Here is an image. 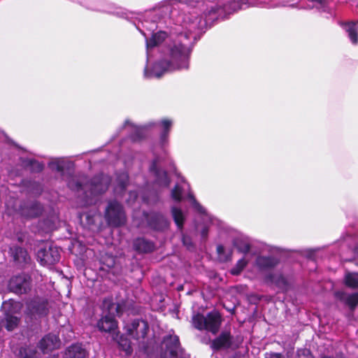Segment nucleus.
Masks as SVG:
<instances>
[{"mask_svg":"<svg viewBox=\"0 0 358 358\" xmlns=\"http://www.w3.org/2000/svg\"><path fill=\"white\" fill-rule=\"evenodd\" d=\"M161 8V5L147 11L137 28L145 38L148 57L149 50L166 41L163 56L151 70L144 71L147 78H160L166 72L188 69L191 54V35L201 31L207 22L198 17L196 12L181 15L178 10L170 13L162 12L155 17H148L150 13Z\"/></svg>","mask_w":358,"mask_h":358,"instance_id":"obj_1","label":"nucleus"},{"mask_svg":"<svg viewBox=\"0 0 358 358\" xmlns=\"http://www.w3.org/2000/svg\"><path fill=\"white\" fill-rule=\"evenodd\" d=\"M86 352L81 345L76 344L70 346L66 351L64 358H84Z\"/></svg>","mask_w":358,"mask_h":358,"instance_id":"obj_21","label":"nucleus"},{"mask_svg":"<svg viewBox=\"0 0 358 358\" xmlns=\"http://www.w3.org/2000/svg\"><path fill=\"white\" fill-rule=\"evenodd\" d=\"M182 242L185 245H186L188 248L192 245V243L189 238L186 236H183L182 238Z\"/></svg>","mask_w":358,"mask_h":358,"instance_id":"obj_39","label":"nucleus"},{"mask_svg":"<svg viewBox=\"0 0 358 358\" xmlns=\"http://www.w3.org/2000/svg\"><path fill=\"white\" fill-rule=\"evenodd\" d=\"M246 264H247V261L244 258L240 259L237 262L236 266L231 269V273L233 275H238L243 271V269L245 267Z\"/></svg>","mask_w":358,"mask_h":358,"instance_id":"obj_31","label":"nucleus"},{"mask_svg":"<svg viewBox=\"0 0 358 358\" xmlns=\"http://www.w3.org/2000/svg\"><path fill=\"white\" fill-rule=\"evenodd\" d=\"M186 185L185 182L182 180V185L177 184L171 191V197L176 201H180L182 199V190Z\"/></svg>","mask_w":358,"mask_h":358,"instance_id":"obj_28","label":"nucleus"},{"mask_svg":"<svg viewBox=\"0 0 358 358\" xmlns=\"http://www.w3.org/2000/svg\"><path fill=\"white\" fill-rule=\"evenodd\" d=\"M231 338L229 333L224 332L212 343V348L215 350L225 349L231 347Z\"/></svg>","mask_w":358,"mask_h":358,"instance_id":"obj_19","label":"nucleus"},{"mask_svg":"<svg viewBox=\"0 0 358 358\" xmlns=\"http://www.w3.org/2000/svg\"><path fill=\"white\" fill-rule=\"evenodd\" d=\"M125 126L131 127L132 128L133 131L135 133L134 135L132 136V139L134 141H138L143 136L145 128L148 127H152V125L148 124L145 127H136V126H133L131 122H129V121H127V122H125Z\"/></svg>","mask_w":358,"mask_h":358,"instance_id":"obj_25","label":"nucleus"},{"mask_svg":"<svg viewBox=\"0 0 358 358\" xmlns=\"http://www.w3.org/2000/svg\"><path fill=\"white\" fill-rule=\"evenodd\" d=\"M29 285V278L25 275H19L10 280L8 288L15 293L22 294L27 292Z\"/></svg>","mask_w":358,"mask_h":358,"instance_id":"obj_11","label":"nucleus"},{"mask_svg":"<svg viewBox=\"0 0 358 358\" xmlns=\"http://www.w3.org/2000/svg\"><path fill=\"white\" fill-rule=\"evenodd\" d=\"M157 220L160 222V225L158 224H152V227L157 229V230H162L164 228L167 227L168 226V222L167 220L162 215L157 217Z\"/></svg>","mask_w":358,"mask_h":358,"instance_id":"obj_34","label":"nucleus"},{"mask_svg":"<svg viewBox=\"0 0 358 358\" xmlns=\"http://www.w3.org/2000/svg\"><path fill=\"white\" fill-rule=\"evenodd\" d=\"M16 251L17 253L15 255V259L17 261H20V258H22L24 262H26L27 256V252L20 248H17Z\"/></svg>","mask_w":358,"mask_h":358,"instance_id":"obj_36","label":"nucleus"},{"mask_svg":"<svg viewBox=\"0 0 358 358\" xmlns=\"http://www.w3.org/2000/svg\"><path fill=\"white\" fill-rule=\"evenodd\" d=\"M300 8H316L321 12H327L329 10V1L328 0H308L306 5L300 6Z\"/></svg>","mask_w":358,"mask_h":358,"instance_id":"obj_20","label":"nucleus"},{"mask_svg":"<svg viewBox=\"0 0 358 358\" xmlns=\"http://www.w3.org/2000/svg\"><path fill=\"white\" fill-rule=\"evenodd\" d=\"M61 342L57 336L48 334L41 341L39 346L43 352H49L60 347Z\"/></svg>","mask_w":358,"mask_h":358,"instance_id":"obj_14","label":"nucleus"},{"mask_svg":"<svg viewBox=\"0 0 358 358\" xmlns=\"http://www.w3.org/2000/svg\"><path fill=\"white\" fill-rule=\"evenodd\" d=\"M266 358H284L280 353H270L267 354Z\"/></svg>","mask_w":358,"mask_h":358,"instance_id":"obj_38","label":"nucleus"},{"mask_svg":"<svg viewBox=\"0 0 358 358\" xmlns=\"http://www.w3.org/2000/svg\"><path fill=\"white\" fill-rule=\"evenodd\" d=\"M194 327L199 330H207L216 334L221 324V315L215 310L208 313L206 316L196 314L192 318Z\"/></svg>","mask_w":358,"mask_h":358,"instance_id":"obj_4","label":"nucleus"},{"mask_svg":"<svg viewBox=\"0 0 358 358\" xmlns=\"http://www.w3.org/2000/svg\"><path fill=\"white\" fill-rule=\"evenodd\" d=\"M110 178L106 175H100L92 179L90 183L83 185L80 179L73 178L69 182V187L76 191L84 190L86 197L104 192L108 187Z\"/></svg>","mask_w":358,"mask_h":358,"instance_id":"obj_3","label":"nucleus"},{"mask_svg":"<svg viewBox=\"0 0 358 358\" xmlns=\"http://www.w3.org/2000/svg\"><path fill=\"white\" fill-rule=\"evenodd\" d=\"M128 178V175L126 173H122L117 177V181L118 182V188H120V190L125 188ZM117 190V187H116V191Z\"/></svg>","mask_w":358,"mask_h":358,"instance_id":"obj_32","label":"nucleus"},{"mask_svg":"<svg viewBox=\"0 0 358 358\" xmlns=\"http://www.w3.org/2000/svg\"><path fill=\"white\" fill-rule=\"evenodd\" d=\"M28 165L30 166L32 171L38 172L42 171L43 169V165L42 164L34 159H29L28 161Z\"/></svg>","mask_w":358,"mask_h":358,"instance_id":"obj_35","label":"nucleus"},{"mask_svg":"<svg viewBox=\"0 0 358 358\" xmlns=\"http://www.w3.org/2000/svg\"><path fill=\"white\" fill-rule=\"evenodd\" d=\"M171 212L176 224L179 229H182L185 220L183 213L180 208L176 207L172 208Z\"/></svg>","mask_w":358,"mask_h":358,"instance_id":"obj_26","label":"nucleus"},{"mask_svg":"<svg viewBox=\"0 0 358 358\" xmlns=\"http://www.w3.org/2000/svg\"><path fill=\"white\" fill-rule=\"evenodd\" d=\"M341 358H345V357H341Z\"/></svg>","mask_w":358,"mask_h":358,"instance_id":"obj_42","label":"nucleus"},{"mask_svg":"<svg viewBox=\"0 0 358 358\" xmlns=\"http://www.w3.org/2000/svg\"><path fill=\"white\" fill-rule=\"evenodd\" d=\"M148 331V324L144 320H134L131 328L128 329L129 334L137 340L144 338Z\"/></svg>","mask_w":358,"mask_h":358,"instance_id":"obj_13","label":"nucleus"},{"mask_svg":"<svg viewBox=\"0 0 358 358\" xmlns=\"http://www.w3.org/2000/svg\"><path fill=\"white\" fill-rule=\"evenodd\" d=\"M133 196L134 198H136L137 196L136 193H131V196Z\"/></svg>","mask_w":358,"mask_h":358,"instance_id":"obj_41","label":"nucleus"},{"mask_svg":"<svg viewBox=\"0 0 358 358\" xmlns=\"http://www.w3.org/2000/svg\"><path fill=\"white\" fill-rule=\"evenodd\" d=\"M49 166L52 170L61 171L64 169V161L61 159H55L50 162Z\"/></svg>","mask_w":358,"mask_h":358,"instance_id":"obj_33","label":"nucleus"},{"mask_svg":"<svg viewBox=\"0 0 358 358\" xmlns=\"http://www.w3.org/2000/svg\"><path fill=\"white\" fill-rule=\"evenodd\" d=\"M106 217L110 224L119 226L124 223L125 215L121 205L112 201L108 204L106 211Z\"/></svg>","mask_w":358,"mask_h":358,"instance_id":"obj_7","label":"nucleus"},{"mask_svg":"<svg viewBox=\"0 0 358 358\" xmlns=\"http://www.w3.org/2000/svg\"><path fill=\"white\" fill-rule=\"evenodd\" d=\"M135 246L138 250L143 252H150L154 248L153 245L151 243L143 238L136 240L135 243Z\"/></svg>","mask_w":358,"mask_h":358,"instance_id":"obj_27","label":"nucleus"},{"mask_svg":"<svg viewBox=\"0 0 358 358\" xmlns=\"http://www.w3.org/2000/svg\"><path fill=\"white\" fill-rule=\"evenodd\" d=\"M202 0H166L161 3V8L153 13H148V17H155L158 14L165 12L170 13L173 10H176L174 6L178 3H185L191 6L190 10L187 12L181 13L178 12L181 15H186L189 13L196 12L198 17L203 20L207 22L206 25L203 27L206 28L208 25H210L215 20L219 18H224L227 15H230L242 8L243 5L250 4L253 0H217L215 3H211L210 6H207L204 10L197 5L201 3Z\"/></svg>","mask_w":358,"mask_h":358,"instance_id":"obj_2","label":"nucleus"},{"mask_svg":"<svg viewBox=\"0 0 358 358\" xmlns=\"http://www.w3.org/2000/svg\"><path fill=\"white\" fill-rule=\"evenodd\" d=\"M150 171L156 176L157 182L162 187H167L169 185V180L164 171L158 168V161L155 160L150 166Z\"/></svg>","mask_w":358,"mask_h":358,"instance_id":"obj_15","label":"nucleus"},{"mask_svg":"<svg viewBox=\"0 0 358 358\" xmlns=\"http://www.w3.org/2000/svg\"><path fill=\"white\" fill-rule=\"evenodd\" d=\"M121 313V306L119 304L112 303L108 307V314L103 317L98 322V327L101 331L110 332L117 327V322L115 320V314Z\"/></svg>","mask_w":358,"mask_h":358,"instance_id":"obj_6","label":"nucleus"},{"mask_svg":"<svg viewBox=\"0 0 358 358\" xmlns=\"http://www.w3.org/2000/svg\"><path fill=\"white\" fill-rule=\"evenodd\" d=\"M194 208L199 213V217L197 219L202 222V223L197 224L196 229L200 231L201 237L206 238L208 234V229L210 224H214L216 220L213 218L209 214H208L206 210L198 203L194 199H192Z\"/></svg>","mask_w":358,"mask_h":358,"instance_id":"obj_8","label":"nucleus"},{"mask_svg":"<svg viewBox=\"0 0 358 358\" xmlns=\"http://www.w3.org/2000/svg\"><path fill=\"white\" fill-rule=\"evenodd\" d=\"M47 303L43 300H34L27 304V314L34 317H40L48 314Z\"/></svg>","mask_w":358,"mask_h":358,"instance_id":"obj_12","label":"nucleus"},{"mask_svg":"<svg viewBox=\"0 0 358 358\" xmlns=\"http://www.w3.org/2000/svg\"><path fill=\"white\" fill-rule=\"evenodd\" d=\"M299 0H262L259 1L263 7L274 8L280 6H294Z\"/></svg>","mask_w":358,"mask_h":358,"instance_id":"obj_17","label":"nucleus"},{"mask_svg":"<svg viewBox=\"0 0 358 358\" xmlns=\"http://www.w3.org/2000/svg\"><path fill=\"white\" fill-rule=\"evenodd\" d=\"M298 358H313L310 350L302 349L298 351Z\"/></svg>","mask_w":358,"mask_h":358,"instance_id":"obj_37","label":"nucleus"},{"mask_svg":"<svg viewBox=\"0 0 358 358\" xmlns=\"http://www.w3.org/2000/svg\"><path fill=\"white\" fill-rule=\"evenodd\" d=\"M348 34L350 42L353 45L358 43V24L356 22H347L341 24Z\"/></svg>","mask_w":358,"mask_h":358,"instance_id":"obj_16","label":"nucleus"},{"mask_svg":"<svg viewBox=\"0 0 358 358\" xmlns=\"http://www.w3.org/2000/svg\"><path fill=\"white\" fill-rule=\"evenodd\" d=\"M21 303L13 300L5 301L2 305V311L4 318L0 321V329L3 326L8 331L13 330L18 324V318L14 314L21 309Z\"/></svg>","mask_w":358,"mask_h":358,"instance_id":"obj_5","label":"nucleus"},{"mask_svg":"<svg viewBox=\"0 0 358 358\" xmlns=\"http://www.w3.org/2000/svg\"><path fill=\"white\" fill-rule=\"evenodd\" d=\"M345 284L346 286L351 288L358 287V273L348 272L344 278Z\"/></svg>","mask_w":358,"mask_h":358,"instance_id":"obj_24","label":"nucleus"},{"mask_svg":"<svg viewBox=\"0 0 358 358\" xmlns=\"http://www.w3.org/2000/svg\"><path fill=\"white\" fill-rule=\"evenodd\" d=\"M20 355L22 358H37V352L33 347L21 349Z\"/></svg>","mask_w":358,"mask_h":358,"instance_id":"obj_29","label":"nucleus"},{"mask_svg":"<svg viewBox=\"0 0 358 358\" xmlns=\"http://www.w3.org/2000/svg\"><path fill=\"white\" fill-rule=\"evenodd\" d=\"M119 345L123 351L125 352L126 355H130L132 352L131 343L127 338L122 336L118 341Z\"/></svg>","mask_w":358,"mask_h":358,"instance_id":"obj_30","label":"nucleus"},{"mask_svg":"<svg viewBox=\"0 0 358 358\" xmlns=\"http://www.w3.org/2000/svg\"><path fill=\"white\" fill-rule=\"evenodd\" d=\"M37 258L42 265H52L59 261L60 254L57 248L50 246L48 249H40Z\"/></svg>","mask_w":358,"mask_h":358,"instance_id":"obj_10","label":"nucleus"},{"mask_svg":"<svg viewBox=\"0 0 358 358\" xmlns=\"http://www.w3.org/2000/svg\"><path fill=\"white\" fill-rule=\"evenodd\" d=\"M172 123V120L166 118L162 120L159 122V125L163 129L160 135V142L162 145H165L168 143L169 132Z\"/></svg>","mask_w":358,"mask_h":358,"instance_id":"obj_22","label":"nucleus"},{"mask_svg":"<svg viewBox=\"0 0 358 358\" xmlns=\"http://www.w3.org/2000/svg\"><path fill=\"white\" fill-rule=\"evenodd\" d=\"M224 248L222 245H218L217 247V251L218 255L220 256L222 252H224Z\"/></svg>","mask_w":358,"mask_h":358,"instance_id":"obj_40","label":"nucleus"},{"mask_svg":"<svg viewBox=\"0 0 358 358\" xmlns=\"http://www.w3.org/2000/svg\"><path fill=\"white\" fill-rule=\"evenodd\" d=\"M275 259L266 257H258L256 259V264L260 268H267L273 267L276 264Z\"/></svg>","mask_w":358,"mask_h":358,"instance_id":"obj_23","label":"nucleus"},{"mask_svg":"<svg viewBox=\"0 0 358 358\" xmlns=\"http://www.w3.org/2000/svg\"><path fill=\"white\" fill-rule=\"evenodd\" d=\"M163 345L166 348V353H169L173 358H189L180 348L179 338L176 335L166 336Z\"/></svg>","mask_w":358,"mask_h":358,"instance_id":"obj_9","label":"nucleus"},{"mask_svg":"<svg viewBox=\"0 0 358 358\" xmlns=\"http://www.w3.org/2000/svg\"><path fill=\"white\" fill-rule=\"evenodd\" d=\"M336 297L353 310L358 304V292L348 294L342 292L336 293Z\"/></svg>","mask_w":358,"mask_h":358,"instance_id":"obj_18","label":"nucleus"}]
</instances>
